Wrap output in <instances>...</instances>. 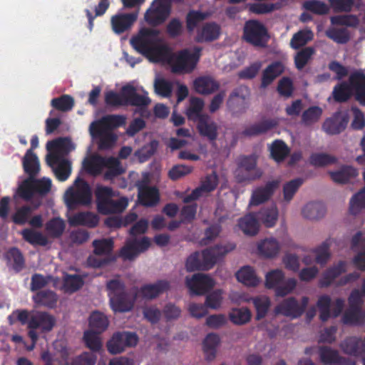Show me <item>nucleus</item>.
Listing matches in <instances>:
<instances>
[{
  "label": "nucleus",
  "mask_w": 365,
  "mask_h": 365,
  "mask_svg": "<svg viewBox=\"0 0 365 365\" xmlns=\"http://www.w3.org/2000/svg\"><path fill=\"white\" fill-rule=\"evenodd\" d=\"M90 330H94L98 333H102L108 326L107 317L99 312H93L89 318Z\"/></svg>",
  "instance_id": "obj_54"
},
{
  "label": "nucleus",
  "mask_w": 365,
  "mask_h": 365,
  "mask_svg": "<svg viewBox=\"0 0 365 365\" xmlns=\"http://www.w3.org/2000/svg\"><path fill=\"white\" fill-rule=\"evenodd\" d=\"M303 216L309 220H318L324 217L326 212L324 205L320 202L307 203L302 209Z\"/></svg>",
  "instance_id": "obj_44"
},
{
  "label": "nucleus",
  "mask_w": 365,
  "mask_h": 365,
  "mask_svg": "<svg viewBox=\"0 0 365 365\" xmlns=\"http://www.w3.org/2000/svg\"><path fill=\"white\" fill-rule=\"evenodd\" d=\"M284 63L279 61L269 64L262 73L260 88H267L277 77L284 73Z\"/></svg>",
  "instance_id": "obj_23"
},
{
  "label": "nucleus",
  "mask_w": 365,
  "mask_h": 365,
  "mask_svg": "<svg viewBox=\"0 0 365 365\" xmlns=\"http://www.w3.org/2000/svg\"><path fill=\"white\" fill-rule=\"evenodd\" d=\"M197 128L200 135L207 138L210 141L214 142L217 138V125L214 121L210 120V117H202L197 121Z\"/></svg>",
  "instance_id": "obj_32"
},
{
  "label": "nucleus",
  "mask_w": 365,
  "mask_h": 365,
  "mask_svg": "<svg viewBox=\"0 0 365 365\" xmlns=\"http://www.w3.org/2000/svg\"><path fill=\"white\" fill-rule=\"evenodd\" d=\"M138 19V12L118 14L110 19L112 29L114 33L121 34L129 30Z\"/></svg>",
  "instance_id": "obj_19"
},
{
  "label": "nucleus",
  "mask_w": 365,
  "mask_h": 365,
  "mask_svg": "<svg viewBox=\"0 0 365 365\" xmlns=\"http://www.w3.org/2000/svg\"><path fill=\"white\" fill-rule=\"evenodd\" d=\"M279 124L276 118H264L261 121L246 128L241 135L245 137H253L265 134L275 128Z\"/></svg>",
  "instance_id": "obj_21"
},
{
  "label": "nucleus",
  "mask_w": 365,
  "mask_h": 365,
  "mask_svg": "<svg viewBox=\"0 0 365 365\" xmlns=\"http://www.w3.org/2000/svg\"><path fill=\"white\" fill-rule=\"evenodd\" d=\"M346 271V262L339 261L336 265L327 269L322 274L319 282L320 287H327L341 274Z\"/></svg>",
  "instance_id": "obj_34"
},
{
  "label": "nucleus",
  "mask_w": 365,
  "mask_h": 365,
  "mask_svg": "<svg viewBox=\"0 0 365 365\" xmlns=\"http://www.w3.org/2000/svg\"><path fill=\"white\" fill-rule=\"evenodd\" d=\"M150 246L148 237L141 240L132 239L126 241L125 245L120 250V256L124 260H134L141 252L146 251Z\"/></svg>",
  "instance_id": "obj_14"
},
{
  "label": "nucleus",
  "mask_w": 365,
  "mask_h": 365,
  "mask_svg": "<svg viewBox=\"0 0 365 365\" xmlns=\"http://www.w3.org/2000/svg\"><path fill=\"white\" fill-rule=\"evenodd\" d=\"M207 17L205 12L190 10L186 15V28L189 32H192Z\"/></svg>",
  "instance_id": "obj_57"
},
{
  "label": "nucleus",
  "mask_w": 365,
  "mask_h": 365,
  "mask_svg": "<svg viewBox=\"0 0 365 365\" xmlns=\"http://www.w3.org/2000/svg\"><path fill=\"white\" fill-rule=\"evenodd\" d=\"M204 106V102L199 98H192L190 100V107L187 110V116L190 120L199 121L202 117H207V115L202 114V110Z\"/></svg>",
  "instance_id": "obj_52"
},
{
  "label": "nucleus",
  "mask_w": 365,
  "mask_h": 365,
  "mask_svg": "<svg viewBox=\"0 0 365 365\" xmlns=\"http://www.w3.org/2000/svg\"><path fill=\"white\" fill-rule=\"evenodd\" d=\"M98 215L91 212H80L69 218L71 226L83 225L93 228L98 225Z\"/></svg>",
  "instance_id": "obj_33"
},
{
  "label": "nucleus",
  "mask_w": 365,
  "mask_h": 365,
  "mask_svg": "<svg viewBox=\"0 0 365 365\" xmlns=\"http://www.w3.org/2000/svg\"><path fill=\"white\" fill-rule=\"evenodd\" d=\"M46 148L50 152L46 158L58 161L60 159H66L65 156L74 150L75 146L68 138H58L48 141Z\"/></svg>",
  "instance_id": "obj_12"
},
{
  "label": "nucleus",
  "mask_w": 365,
  "mask_h": 365,
  "mask_svg": "<svg viewBox=\"0 0 365 365\" xmlns=\"http://www.w3.org/2000/svg\"><path fill=\"white\" fill-rule=\"evenodd\" d=\"M4 259L8 268L11 269L16 273L20 272L25 267L24 255L17 247H11L6 252Z\"/></svg>",
  "instance_id": "obj_28"
},
{
  "label": "nucleus",
  "mask_w": 365,
  "mask_h": 365,
  "mask_svg": "<svg viewBox=\"0 0 365 365\" xmlns=\"http://www.w3.org/2000/svg\"><path fill=\"white\" fill-rule=\"evenodd\" d=\"M240 229L246 235L255 236L259 230V223L255 213H249L238 220Z\"/></svg>",
  "instance_id": "obj_37"
},
{
  "label": "nucleus",
  "mask_w": 365,
  "mask_h": 365,
  "mask_svg": "<svg viewBox=\"0 0 365 365\" xmlns=\"http://www.w3.org/2000/svg\"><path fill=\"white\" fill-rule=\"evenodd\" d=\"M343 351L354 356H362L365 354V338L355 336L346 337L341 344Z\"/></svg>",
  "instance_id": "obj_24"
},
{
  "label": "nucleus",
  "mask_w": 365,
  "mask_h": 365,
  "mask_svg": "<svg viewBox=\"0 0 365 365\" xmlns=\"http://www.w3.org/2000/svg\"><path fill=\"white\" fill-rule=\"evenodd\" d=\"M278 210L275 206L263 207L257 214L256 217L266 227H272L278 220Z\"/></svg>",
  "instance_id": "obj_41"
},
{
  "label": "nucleus",
  "mask_w": 365,
  "mask_h": 365,
  "mask_svg": "<svg viewBox=\"0 0 365 365\" xmlns=\"http://www.w3.org/2000/svg\"><path fill=\"white\" fill-rule=\"evenodd\" d=\"M290 150L287 145L281 140H275L270 147V155L273 160L281 163L289 154Z\"/></svg>",
  "instance_id": "obj_48"
},
{
  "label": "nucleus",
  "mask_w": 365,
  "mask_h": 365,
  "mask_svg": "<svg viewBox=\"0 0 365 365\" xmlns=\"http://www.w3.org/2000/svg\"><path fill=\"white\" fill-rule=\"evenodd\" d=\"M220 31V26L216 23H206L197 33L196 41L199 43L212 42L219 38Z\"/></svg>",
  "instance_id": "obj_31"
},
{
  "label": "nucleus",
  "mask_w": 365,
  "mask_h": 365,
  "mask_svg": "<svg viewBox=\"0 0 365 365\" xmlns=\"http://www.w3.org/2000/svg\"><path fill=\"white\" fill-rule=\"evenodd\" d=\"M41 202L33 204L32 205H24L17 207L14 212L11 215V221L17 225H24L27 224L33 212L38 208Z\"/></svg>",
  "instance_id": "obj_29"
},
{
  "label": "nucleus",
  "mask_w": 365,
  "mask_h": 365,
  "mask_svg": "<svg viewBox=\"0 0 365 365\" xmlns=\"http://www.w3.org/2000/svg\"><path fill=\"white\" fill-rule=\"evenodd\" d=\"M91 199L92 192L89 184L80 177L75 180L73 185L64 194L65 203L70 210L79 205H88Z\"/></svg>",
  "instance_id": "obj_4"
},
{
  "label": "nucleus",
  "mask_w": 365,
  "mask_h": 365,
  "mask_svg": "<svg viewBox=\"0 0 365 365\" xmlns=\"http://www.w3.org/2000/svg\"><path fill=\"white\" fill-rule=\"evenodd\" d=\"M170 4L161 0H153L145 14V20L153 26L162 24L170 14Z\"/></svg>",
  "instance_id": "obj_10"
},
{
  "label": "nucleus",
  "mask_w": 365,
  "mask_h": 365,
  "mask_svg": "<svg viewBox=\"0 0 365 365\" xmlns=\"http://www.w3.org/2000/svg\"><path fill=\"white\" fill-rule=\"evenodd\" d=\"M262 171L257 168V158L255 155H242L239 158L235 171L237 182H250L259 179Z\"/></svg>",
  "instance_id": "obj_5"
},
{
  "label": "nucleus",
  "mask_w": 365,
  "mask_h": 365,
  "mask_svg": "<svg viewBox=\"0 0 365 365\" xmlns=\"http://www.w3.org/2000/svg\"><path fill=\"white\" fill-rule=\"evenodd\" d=\"M51 105L58 110L67 112L73 108L74 99L70 95L63 94L60 97L53 98Z\"/></svg>",
  "instance_id": "obj_59"
},
{
  "label": "nucleus",
  "mask_w": 365,
  "mask_h": 365,
  "mask_svg": "<svg viewBox=\"0 0 365 365\" xmlns=\"http://www.w3.org/2000/svg\"><path fill=\"white\" fill-rule=\"evenodd\" d=\"M266 26L259 21L250 19L245 23L242 39L255 47H265L269 40Z\"/></svg>",
  "instance_id": "obj_6"
},
{
  "label": "nucleus",
  "mask_w": 365,
  "mask_h": 365,
  "mask_svg": "<svg viewBox=\"0 0 365 365\" xmlns=\"http://www.w3.org/2000/svg\"><path fill=\"white\" fill-rule=\"evenodd\" d=\"M126 118L123 115L110 114L102 117L100 120L93 122L90 125L98 128L99 133L102 131H112L119 127L124 126Z\"/></svg>",
  "instance_id": "obj_18"
},
{
  "label": "nucleus",
  "mask_w": 365,
  "mask_h": 365,
  "mask_svg": "<svg viewBox=\"0 0 365 365\" xmlns=\"http://www.w3.org/2000/svg\"><path fill=\"white\" fill-rule=\"evenodd\" d=\"M352 95V90L346 81L336 84L333 89L332 96L337 103L346 102Z\"/></svg>",
  "instance_id": "obj_49"
},
{
  "label": "nucleus",
  "mask_w": 365,
  "mask_h": 365,
  "mask_svg": "<svg viewBox=\"0 0 365 365\" xmlns=\"http://www.w3.org/2000/svg\"><path fill=\"white\" fill-rule=\"evenodd\" d=\"M186 286L191 295H204L215 286L214 280L207 274L197 273L186 277Z\"/></svg>",
  "instance_id": "obj_13"
},
{
  "label": "nucleus",
  "mask_w": 365,
  "mask_h": 365,
  "mask_svg": "<svg viewBox=\"0 0 365 365\" xmlns=\"http://www.w3.org/2000/svg\"><path fill=\"white\" fill-rule=\"evenodd\" d=\"M220 343V339L217 334L210 333L206 336L202 342V349L207 361H211L215 359Z\"/></svg>",
  "instance_id": "obj_38"
},
{
  "label": "nucleus",
  "mask_w": 365,
  "mask_h": 365,
  "mask_svg": "<svg viewBox=\"0 0 365 365\" xmlns=\"http://www.w3.org/2000/svg\"><path fill=\"white\" fill-rule=\"evenodd\" d=\"M55 324V319L53 316L45 312H37L31 315L29 329H41L42 331H50Z\"/></svg>",
  "instance_id": "obj_22"
},
{
  "label": "nucleus",
  "mask_w": 365,
  "mask_h": 365,
  "mask_svg": "<svg viewBox=\"0 0 365 365\" xmlns=\"http://www.w3.org/2000/svg\"><path fill=\"white\" fill-rule=\"evenodd\" d=\"M193 86L197 93L209 95L220 88V83L210 76H201L194 81Z\"/></svg>",
  "instance_id": "obj_30"
},
{
  "label": "nucleus",
  "mask_w": 365,
  "mask_h": 365,
  "mask_svg": "<svg viewBox=\"0 0 365 365\" xmlns=\"http://www.w3.org/2000/svg\"><path fill=\"white\" fill-rule=\"evenodd\" d=\"M138 200L145 207H153L160 200L159 191L155 187L140 186L138 190Z\"/></svg>",
  "instance_id": "obj_26"
},
{
  "label": "nucleus",
  "mask_w": 365,
  "mask_h": 365,
  "mask_svg": "<svg viewBox=\"0 0 365 365\" xmlns=\"http://www.w3.org/2000/svg\"><path fill=\"white\" fill-rule=\"evenodd\" d=\"M110 4L109 0H99L98 4L95 6L94 9L95 15H93V14L89 9H85V13L88 21V27L90 31L93 29V27L94 26L93 22L96 17L103 16L108 9Z\"/></svg>",
  "instance_id": "obj_56"
},
{
  "label": "nucleus",
  "mask_w": 365,
  "mask_h": 365,
  "mask_svg": "<svg viewBox=\"0 0 365 365\" xmlns=\"http://www.w3.org/2000/svg\"><path fill=\"white\" fill-rule=\"evenodd\" d=\"M309 160V163L314 167H325L336 163L337 158L327 153H315L310 155Z\"/></svg>",
  "instance_id": "obj_58"
},
{
  "label": "nucleus",
  "mask_w": 365,
  "mask_h": 365,
  "mask_svg": "<svg viewBox=\"0 0 365 365\" xmlns=\"http://www.w3.org/2000/svg\"><path fill=\"white\" fill-rule=\"evenodd\" d=\"M23 167L29 178L35 177L38 173L40 163L37 155L31 150L26 151L23 158Z\"/></svg>",
  "instance_id": "obj_42"
},
{
  "label": "nucleus",
  "mask_w": 365,
  "mask_h": 365,
  "mask_svg": "<svg viewBox=\"0 0 365 365\" xmlns=\"http://www.w3.org/2000/svg\"><path fill=\"white\" fill-rule=\"evenodd\" d=\"M46 163L50 166L56 178L61 182L66 181L71 173V163L67 159H60L58 161L46 158Z\"/></svg>",
  "instance_id": "obj_27"
},
{
  "label": "nucleus",
  "mask_w": 365,
  "mask_h": 365,
  "mask_svg": "<svg viewBox=\"0 0 365 365\" xmlns=\"http://www.w3.org/2000/svg\"><path fill=\"white\" fill-rule=\"evenodd\" d=\"M90 133L92 136L99 137L98 148L101 150H108L111 148L117 140V135L110 131H102L99 133L96 127H92L90 125Z\"/></svg>",
  "instance_id": "obj_39"
},
{
  "label": "nucleus",
  "mask_w": 365,
  "mask_h": 365,
  "mask_svg": "<svg viewBox=\"0 0 365 365\" xmlns=\"http://www.w3.org/2000/svg\"><path fill=\"white\" fill-rule=\"evenodd\" d=\"M84 284L83 279L78 274H66L63 279V287L66 292L73 293L80 289Z\"/></svg>",
  "instance_id": "obj_61"
},
{
  "label": "nucleus",
  "mask_w": 365,
  "mask_h": 365,
  "mask_svg": "<svg viewBox=\"0 0 365 365\" xmlns=\"http://www.w3.org/2000/svg\"><path fill=\"white\" fill-rule=\"evenodd\" d=\"M364 314L361 309L351 308L345 312L342 317V322L344 324L359 325L363 323Z\"/></svg>",
  "instance_id": "obj_53"
},
{
  "label": "nucleus",
  "mask_w": 365,
  "mask_h": 365,
  "mask_svg": "<svg viewBox=\"0 0 365 365\" xmlns=\"http://www.w3.org/2000/svg\"><path fill=\"white\" fill-rule=\"evenodd\" d=\"M235 248V245L227 244L225 245H217L204 250L201 255L205 271L212 268L218 261Z\"/></svg>",
  "instance_id": "obj_11"
},
{
  "label": "nucleus",
  "mask_w": 365,
  "mask_h": 365,
  "mask_svg": "<svg viewBox=\"0 0 365 365\" xmlns=\"http://www.w3.org/2000/svg\"><path fill=\"white\" fill-rule=\"evenodd\" d=\"M66 229L65 221L60 217H54L50 219L45 225V230L48 235L53 239L62 236Z\"/></svg>",
  "instance_id": "obj_43"
},
{
  "label": "nucleus",
  "mask_w": 365,
  "mask_h": 365,
  "mask_svg": "<svg viewBox=\"0 0 365 365\" xmlns=\"http://www.w3.org/2000/svg\"><path fill=\"white\" fill-rule=\"evenodd\" d=\"M349 123V117L341 112L335 113L332 117L327 118L322 125L323 130L329 135H336L342 132Z\"/></svg>",
  "instance_id": "obj_20"
},
{
  "label": "nucleus",
  "mask_w": 365,
  "mask_h": 365,
  "mask_svg": "<svg viewBox=\"0 0 365 365\" xmlns=\"http://www.w3.org/2000/svg\"><path fill=\"white\" fill-rule=\"evenodd\" d=\"M23 239L32 245L46 246L48 244V240L46 236L41 232L34 230L31 228H25L21 231Z\"/></svg>",
  "instance_id": "obj_47"
},
{
  "label": "nucleus",
  "mask_w": 365,
  "mask_h": 365,
  "mask_svg": "<svg viewBox=\"0 0 365 365\" xmlns=\"http://www.w3.org/2000/svg\"><path fill=\"white\" fill-rule=\"evenodd\" d=\"M250 94L247 86H239L235 88L230 94L227 106L233 115H239L245 112L247 109L246 99Z\"/></svg>",
  "instance_id": "obj_15"
},
{
  "label": "nucleus",
  "mask_w": 365,
  "mask_h": 365,
  "mask_svg": "<svg viewBox=\"0 0 365 365\" xmlns=\"http://www.w3.org/2000/svg\"><path fill=\"white\" fill-rule=\"evenodd\" d=\"M201 49L197 48L195 53H190L187 49H182L173 54L169 63L173 73H190L195 68Z\"/></svg>",
  "instance_id": "obj_8"
},
{
  "label": "nucleus",
  "mask_w": 365,
  "mask_h": 365,
  "mask_svg": "<svg viewBox=\"0 0 365 365\" xmlns=\"http://www.w3.org/2000/svg\"><path fill=\"white\" fill-rule=\"evenodd\" d=\"M170 287V282L165 279L158 280L153 284H146L139 289H135L138 297L146 300H152L168 291Z\"/></svg>",
  "instance_id": "obj_16"
},
{
  "label": "nucleus",
  "mask_w": 365,
  "mask_h": 365,
  "mask_svg": "<svg viewBox=\"0 0 365 365\" xmlns=\"http://www.w3.org/2000/svg\"><path fill=\"white\" fill-rule=\"evenodd\" d=\"M106 289L110 307L115 312H127L133 309L138 298L135 290L127 289L125 283L118 279L109 280Z\"/></svg>",
  "instance_id": "obj_2"
},
{
  "label": "nucleus",
  "mask_w": 365,
  "mask_h": 365,
  "mask_svg": "<svg viewBox=\"0 0 365 365\" xmlns=\"http://www.w3.org/2000/svg\"><path fill=\"white\" fill-rule=\"evenodd\" d=\"M303 8L314 14L325 15L329 12L330 6L319 0H308L303 4Z\"/></svg>",
  "instance_id": "obj_62"
},
{
  "label": "nucleus",
  "mask_w": 365,
  "mask_h": 365,
  "mask_svg": "<svg viewBox=\"0 0 365 365\" xmlns=\"http://www.w3.org/2000/svg\"><path fill=\"white\" fill-rule=\"evenodd\" d=\"M309 303V298L303 297L299 304L294 297H288L277 304L274 312L292 319H297L302 315Z\"/></svg>",
  "instance_id": "obj_9"
},
{
  "label": "nucleus",
  "mask_w": 365,
  "mask_h": 365,
  "mask_svg": "<svg viewBox=\"0 0 365 365\" xmlns=\"http://www.w3.org/2000/svg\"><path fill=\"white\" fill-rule=\"evenodd\" d=\"M331 299L329 295L324 294L319 297L317 306L319 311V319L322 322H327L331 317Z\"/></svg>",
  "instance_id": "obj_60"
},
{
  "label": "nucleus",
  "mask_w": 365,
  "mask_h": 365,
  "mask_svg": "<svg viewBox=\"0 0 365 365\" xmlns=\"http://www.w3.org/2000/svg\"><path fill=\"white\" fill-rule=\"evenodd\" d=\"M108 160H113V159H107V158L96 155L84 159L83 167L88 173L97 175L101 173Z\"/></svg>",
  "instance_id": "obj_36"
},
{
  "label": "nucleus",
  "mask_w": 365,
  "mask_h": 365,
  "mask_svg": "<svg viewBox=\"0 0 365 365\" xmlns=\"http://www.w3.org/2000/svg\"><path fill=\"white\" fill-rule=\"evenodd\" d=\"M128 205V200L123 197L118 200H113L112 197L97 205V210L102 215H108L112 213H120Z\"/></svg>",
  "instance_id": "obj_25"
},
{
  "label": "nucleus",
  "mask_w": 365,
  "mask_h": 365,
  "mask_svg": "<svg viewBox=\"0 0 365 365\" xmlns=\"http://www.w3.org/2000/svg\"><path fill=\"white\" fill-rule=\"evenodd\" d=\"M150 102L147 95L138 94L136 88L130 84L123 86L119 93L110 91L105 94V103L110 106H132L143 108L148 106Z\"/></svg>",
  "instance_id": "obj_3"
},
{
  "label": "nucleus",
  "mask_w": 365,
  "mask_h": 365,
  "mask_svg": "<svg viewBox=\"0 0 365 365\" xmlns=\"http://www.w3.org/2000/svg\"><path fill=\"white\" fill-rule=\"evenodd\" d=\"M279 184L278 180H272L264 186L257 187L252 193L250 205L257 206L267 202L279 187Z\"/></svg>",
  "instance_id": "obj_17"
},
{
  "label": "nucleus",
  "mask_w": 365,
  "mask_h": 365,
  "mask_svg": "<svg viewBox=\"0 0 365 365\" xmlns=\"http://www.w3.org/2000/svg\"><path fill=\"white\" fill-rule=\"evenodd\" d=\"M356 169L351 166H343L339 170L329 172L331 180L337 183L344 184L358 175Z\"/></svg>",
  "instance_id": "obj_46"
},
{
  "label": "nucleus",
  "mask_w": 365,
  "mask_h": 365,
  "mask_svg": "<svg viewBox=\"0 0 365 365\" xmlns=\"http://www.w3.org/2000/svg\"><path fill=\"white\" fill-rule=\"evenodd\" d=\"M259 254L265 258H273L279 252V245L277 240L273 237L266 238L258 245Z\"/></svg>",
  "instance_id": "obj_40"
},
{
  "label": "nucleus",
  "mask_w": 365,
  "mask_h": 365,
  "mask_svg": "<svg viewBox=\"0 0 365 365\" xmlns=\"http://www.w3.org/2000/svg\"><path fill=\"white\" fill-rule=\"evenodd\" d=\"M264 284L267 289H274L277 297H283L294 289L297 280L294 278L285 279L283 271L276 269L266 274Z\"/></svg>",
  "instance_id": "obj_7"
},
{
  "label": "nucleus",
  "mask_w": 365,
  "mask_h": 365,
  "mask_svg": "<svg viewBox=\"0 0 365 365\" xmlns=\"http://www.w3.org/2000/svg\"><path fill=\"white\" fill-rule=\"evenodd\" d=\"M314 53V48L311 46L305 47L298 51L294 58L296 68L302 71L312 59Z\"/></svg>",
  "instance_id": "obj_50"
},
{
  "label": "nucleus",
  "mask_w": 365,
  "mask_h": 365,
  "mask_svg": "<svg viewBox=\"0 0 365 365\" xmlns=\"http://www.w3.org/2000/svg\"><path fill=\"white\" fill-rule=\"evenodd\" d=\"M319 360L324 365H335L339 356V351L329 346H322L319 349Z\"/></svg>",
  "instance_id": "obj_55"
},
{
  "label": "nucleus",
  "mask_w": 365,
  "mask_h": 365,
  "mask_svg": "<svg viewBox=\"0 0 365 365\" xmlns=\"http://www.w3.org/2000/svg\"><path fill=\"white\" fill-rule=\"evenodd\" d=\"M236 277L239 282L248 287H256L260 282L253 268L250 266L242 267L236 273Z\"/></svg>",
  "instance_id": "obj_45"
},
{
  "label": "nucleus",
  "mask_w": 365,
  "mask_h": 365,
  "mask_svg": "<svg viewBox=\"0 0 365 365\" xmlns=\"http://www.w3.org/2000/svg\"><path fill=\"white\" fill-rule=\"evenodd\" d=\"M160 32L157 29L143 28L133 37L130 44L140 53L163 59L170 56V51L165 45H156V38Z\"/></svg>",
  "instance_id": "obj_1"
},
{
  "label": "nucleus",
  "mask_w": 365,
  "mask_h": 365,
  "mask_svg": "<svg viewBox=\"0 0 365 365\" xmlns=\"http://www.w3.org/2000/svg\"><path fill=\"white\" fill-rule=\"evenodd\" d=\"M33 300L38 307L53 309L56 306L58 296L52 290L44 289L36 293V294L33 296Z\"/></svg>",
  "instance_id": "obj_35"
},
{
  "label": "nucleus",
  "mask_w": 365,
  "mask_h": 365,
  "mask_svg": "<svg viewBox=\"0 0 365 365\" xmlns=\"http://www.w3.org/2000/svg\"><path fill=\"white\" fill-rule=\"evenodd\" d=\"M365 208V187L356 193L351 199L349 212L356 215Z\"/></svg>",
  "instance_id": "obj_64"
},
{
  "label": "nucleus",
  "mask_w": 365,
  "mask_h": 365,
  "mask_svg": "<svg viewBox=\"0 0 365 365\" xmlns=\"http://www.w3.org/2000/svg\"><path fill=\"white\" fill-rule=\"evenodd\" d=\"M34 189L31 178L24 180L18 187L14 197H20L26 202L31 201L34 196Z\"/></svg>",
  "instance_id": "obj_51"
},
{
  "label": "nucleus",
  "mask_w": 365,
  "mask_h": 365,
  "mask_svg": "<svg viewBox=\"0 0 365 365\" xmlns=\"http://www.w3.org/2000/svg\"><path fill=\"white\" fill-rule=\"evenodd\" d=\"M252 303L256 309V319H263L267 314L270 307V300L267 297H257L252 299Z\"/></svg>",
  "instance_id": "obj_63"
}]
</instances>
